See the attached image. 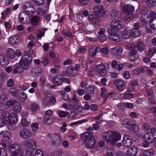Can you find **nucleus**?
<instances>
[{"instance_id":"1","label":"nucleus","mask_w":156,"mask_h":156,"mask_svg":"<svg viewBox=\"0 0 156 156\" xmlns=\"http://www.w3.org/2000/svg\"><path fill=\"white\" fill-rule=\"evenodd\" d=\"M81 138L84 140L85 145L87 148L96 149L98 146L96 141L91 132H85L81 135Z\"/></svg>"},{"instance_id":"2","label":"nucleus","mask_w":156,"mask_h":156,"mask_svg":"<svg viewBox=\"0 0 156 156\" xmlns=\"http://www.w3.org/2000/svg\"><path fill=\"white\" fill-rule=\"evenodd\" d=\"M134 10V7L131 5H125L123 6L122 11L126 14L124 19L126 21H129L133 19V13Z\"/></svg>"},{"instance_id":"3","label":"nucleus","mask_w":156,"mask_h":156,"mask_svg":"<svg viewBox=\"0 0 156 156\" xmlns=\"http://www.w3.org/2000/svg\"><path fill=\"white\" fill-rule=\"evenodd\" d=\"M124 27V26L121 22L118 19H115L111 23L110 26L108 28L107 30L112 33L118 32Z\"/></svg>"},{"instance_id":"4","label":"nucleus","mask_w":156,"mask_h":156,"mask_svg":"<svg viewBox=\"0 0 156 156\" xmlns=\"http://www.w3.org/2000/svg\"><path fill=\"white\" fill-rule=\"evenodd\" d=\"M24 54L20 60L19 63L24 70H27L29 68L32 59L31 57L28 54L27 52H25Z\"/></svg>"},{"instance_id":"5","label":"nucleus","mask_w":156,"mask_h":156,"mask_svg":"<svg viewBox=\"0 0 156 156\" xmlns=\"http://www.w3.org/2000/svg\"><path fill=\"white\" fill-rule=\"evenodd\" d=\"M122 124L124 127L131 131L136 132L139 129L138 125L135 124L129 119H125L123 120Z\"/></svg>"},{"instance_id":"6","label":"nucleus","mask_w":156,"mask_h":156,"mask_svg":"<svg viewBox=\"0 0 156 156\" xmlns=\"http://www.w3.org/2000/svg\"><path fill=\"white\" fill-rule=\"evenodd\" d=\"M107 31L108 34V38L114 42H120L122 41V38L120 35L117 34L116 32H112L109 30Z\"/></svg>"},{"instance_id":"7","label":"nucleus","mask_w":156,"mask_h":156,"mask_svg":"<svg viewBox=\"0 0 156 156\" xmlns=\"http://www.w3.org/2000/svg\"><path fill=\"white\" fill-rule=\"evenodd\" d=\"M19 134L22 138L25 139L30 138L32 136L31 131L27 128L21 129L20 131Z\"/></svg>"},{"instance_id":"8","label":"nucleus","mask_w":156,"mask_h":156,"mask_svg":"<svg viewBox=\"0 0 156 156\" xmlns=\"http://www.w3.org/2000/svg\"><path fill=\"white\" fill-rule=\"evenodd\" d=\"M132 136L129 134H125L124 136L122 141L123 146L126 147L130 146L132 144Z\"/></svg>"},{"instance_id":"9","label":"nucleus","mask_w":156,"mask_h":156,"mask_svg":"<svg viewBox=\"0 0 156 156\" xmlns=\"http://www.w3.org/2000/svg\"><path fill=\"white\" fill-rule=\"evenodd\" d=\"M95 70L100 76H104L107 73L106 67L103 64H101L97 66Z\"/></svg>"},{"instance_id":"10","label":"nucleus","mask_w":156,"mask_h":156,"mask_svg":"<svg viewBox=\"0 0 156 156\" xmlns=\"http://www.w3.org/2000/svg\"><path fill=\"white\" fill-rule=\"evenodd\" d=\"M51 144L53 145L58 146L61 143V140L59 135L57 134H54L51 136Z\"/></svg>"},{"instance_id":"11","label":"nucleus","mask_w":156,"mask_h":156,"mask_svg":"<svg viewBox=\"0 0 156 156\" xmlns=\"http://www.w3.org/2000/svg\"><path fill=\"white\" fill-rule=\"evenodd\" d=\"M23 145L26 147L33 150L36 149L37 147L35 141L31 139H28L25 141Z\"/></svg>"},{"instance_id":"12","label":"nucleus","mask_w":156,"mask_h":156,"mask_svg":"<svg viewBox=\"0 0 156 156\" xmlns=\"http://www.w3.org/2000/svg\"><path fill=\"white\" fill-rule=\"evenodd\" d=\"M25 12H21L19 15V18L20 22L23 23H27L30 21V18Z\"/></svg>"},{"instance_id":"13","label":"nucleus","mask_w":156,"mask_h":156,"mask_svg":"<svg viewBox=\"0 0 156 156\" xmlns=\"http://www.w3.org/2000/svg\"><path fill=\"white\" fill-rule=\"evenodd\" d=\"M9 148L13 150L12 154L10 156H17L21 150L20 146L19 144L16 143L13 144L10 146Z\"/></svg>"},{"instance_id":"14","label":"nucleus","mask_w":156,"mask_h":156,"mask_svg":"<svg viewBox=\"0 0 156 156\" xmlns=\"http://www.w3.org/2000/svg\"><path fill=\"white\" fill-rule=\"evenodd\" d=\"M114 84L117 86L118 90L120 92L122 91L126 87L125 83L121 80H115Z\"/></svg>"},{"instance_id":"15","label":"nucleus","mask_w":156,"mask_h":156,"mask_svg":"<svg viewBox=\"0 0 156 156\" xmlns=\"http://www.w3.org/2000/svg\"><path fill=\"white\" fill-rule=\"evenodd\" d=\"M7 96L6 94L5 93H2L0 96V103L2 104L0 106V110H4V109H6V106L3 105L7 101Z\"/></svg>"},{"instance_id":"16","label":"nucleus","mask_w":156,"mask_h":156,"mask_svg":"<svg viewBox=\"0 0 156 156\" xmlns=\"http://www.w3.org/2000/svg\"><path fill=\"white\" fill-rule=\"evenodd\" d=\"M88 19L89 22L94 25L98 24L100 21L99 17L94 14L90 15L88 16Z\"/></svg>"},{"instance_id":"17","label":"nucleus","mask_w":156,"mask_h":156,"mask_svg":"<svg viewBox=\"0 0 156 156\" xmlns=\"http://www.w3.org/2000/svg\"><path fill=\"white\" fill-rule=\"evenodd\" d=\"M94 12L98 16L102 17L105 13L103 7L101 5H98L93 8Z\"/></svg>"},{"instance_id":"18","label":"nucleus","mask_w":156,"mask_h":156,"mask_svg":"<svg viewBox=\"0 0 156 156\" xmlns=\"http://www.w3.org/2000/svg\"><path fill=\"white\" fill-rule=\"evenodd\" d=\"M13 73L14 74L19 73H22L24 70L23 67L17 63L14 65L12 67Z\"/></svg>"},{"instance_id":"19","label":"nucleus","mask_w":156,"mask_h":156,"mask_svg":"<svg viewBox=\"0 0 156 156\" xmlns=\"http://www.w3.org/2000/svg\"><path fill=\"white\" fill-rule=\"evenodd\" d=\"M138 151L137 147L135 146H132L128 149V150H127L126 154L127 155H132L135 156L137 153Z\"/></svg>"},{"instance_id":"20","label":"nucleus","mask_w":156,"mask_h":156,"mask_svg":"<svg viewBox=\"0 0 156 156\" xmlns=\"http://www.w3.org/2000/svg\"><path fill=\"white\" fill-rule=\"evenodd\" d=\"M148 70V68L146 66H143L138 68L134 70L133 72V75H138L139 74L146 72Z\"/></svg>"},{"instance_id":"21","label":"nucleus","mask_w":156,"mask_h":156,"mask_svg":"<svg viewBox=\"0 0 156 156\" xmlns=\"http://www.w3.org/2000/svg\"><path fill=\"white\" fill-rule=\"evenodd\" d=\"M112 144H114L116 142H117L120 139L121 135L119 133L115 132H112Z\"/></svg>"},{"instance_id":"22","label":"nucleus","mask_w":156,"mask_h":156,"mask_svg":"<svg viewBox=\"0 0 156 156\" xmlns=\"http://www.w3.org/2000/svg\"><path fill=\"white\" fill-rule=\"evenodd\" d=\"M112 132L109 131L106 132L103 136V139L107 142L110 141L112 143Z\"/></svg>"},{"instance_id":"23","label":"nucleus","mask_w":156,"mask_h":156,"mask_svg":"<svg viewBox=\"0 0 156 156\" xmlns=\"http://www.w3.org/2000/svg\"><path fill=\"white\" fill-rule=\"evenodd\" d=\"M3 146L5 147L7 145H9L12 143L11 138L8 136H5L4 135L2 140Z\"/></svg>"},{"instance_id":"24","label":"nucleus","mask_w":156,"mask_h":156,"mask_svg":"<svg viewBox=\"0 0 156 156\" xmlns=\"http://www.w3.org/2000/svg\"><path fill=\"white\" fill-rule=\"evenodd\" d=\"M16 97L18 99L20 100L22 102H23L25 101L27 97L26 94L24 92L20 91L18 92Z\"/></svg>"},{"instance_id":"25","label":"nucleus","mask_w":156,"mask_h":156,"mask_svg":"<svg viewBox=\"0 0 156 156\" xmlns=\"http://www.w3.org/2000/svg\"><path fill=\"white\" fill-rule=\"evenodd\" d=\"M122 52V49L121 47H115L113 48L112 54L114 55H119Z\"/></svg>"},{"instance_id":"26","label":"nucleus","mask_w":156,"mask_h":156,"mask_svg":"<svg viewBox=\"0 0 156 156\" xmlns=\"http://www.w3.org/2000/svg\"><path fill=\"white\" fill-rule=\"evenodd\" d=\"M153 135H152L151 133H147L145 134L143 137V140L148 142L150 143H152V140L153 141Z\"/></svg>"},{"instance_id":"27","label":"nucleus","mask_w":156,"mask_h":156,"mask_svg":"<svg viewBox=\"0 0 156 156\" xmlns=\"http://www.w3.org/2000/svg\"><path fill=\"white\" fill-rule=\"evenodd\" d=\"M9 63L8 60L4 55H0V65L2 66H7Z\"/></svg>"},{"instance_id":"28","label":"nucleus","mask_w":156,"mask_h":156,"mask_svg":"<svg viewBox=\"0 0 156 156\" xmlns=\"http://www.w3.org/2000/svg\"><path fill=\"white\" fill-rule=\"evenodd\" d=\"M7 55L9 58L13 59L15 56V51L12 48H8L7 50Z\"/></svg>"},{"instance_id":"29","label":"nucleus","mask_w":156,"mask_h":156,"mask_svg":"<svg viewBox=\"0 0 156 156\" xmlns=\"http://www.w3.org/2000/svg\"><path fill=\"white\" fill-rule=\"evenodd\" d=\"M9 121L12 123L13 124L16 123L18 121V116L17 115L14 113H12L10 114L9 118Z\"/></svg>"},{"instance_id":"30","label":"nucleus","mask_w":156,"mask_h":156,"mask_svg":"<svg viewBox=\"0 0 156 156\" xmlns=\"http://www.w3.org/2000/svg\"><path fill=\"white\" fill-rule=\"evenodd\" d=\"M122 34L123 38L125 39H128L131 36L130 31L126 29L122 31Z\"/></svg>"},{"instance_id":"31","label":"nucleus","mask_w":156,"mask_h":156,"mask_svg":"<svg viewBox=\"0 0 156 156\" xmlns=\"http://www.w3.org/2000/svg\"><path fill=\"white\" fill-rule=\"evenodd\" d=\"M140 19L142 22L144 23H146L148 22H149L150 17L149 15L147 14H144L142 15L140 17Z\"/></svg>"},{"instance_id":"32","label":"nucleus","mask_w":156,"mask_h":156,"mask_svg":"<svg viewBox=\"0 0 156 156\" xmlns=\"http://www.w3.org/2000/svg\"><path fill=\"white\" fill-rule=\"evenodd\" d=\"M154 152L153 149L147 150L144 152L143 156H154Z\"/></svg>"},{"instance_id":"33","label":"nucleus","mask_w":156,"mask_h":156,"mask_svg":"<svg viewBox=\"0 0 156 156\" xmlns=\"http://www.w3.org/2000/svg\"><path fill=\"white\" fill-rule=\"evenodd\" d=\"M18 37L17 35L11 36L9 39V43L13 45L16 44L18 41Z\"/></svg>"},{"instance_id":"34","label":"nucleus","mask_w":156,"mask_h":156,"mask_svg":"<svg viewBox=\"0 0 156 156\" xmlns=\"http://www.w3.org/2000/svg\"><path fill=\"white\" fill-rule=\"evenodd\" d=\"M74 67L72 66L68 67L67 68L69 76L70 77H73L76 76V73L74 72Z\"/></svg>"},{"instance_id":"35","label":"nucleus","mask_w":156,"mask_h":156,"mask_svg":"<svg viewBox=\"0 0 156 156\" xmlns=\"http://www.w3.org/2000/svg\"><path fill=\"white\" fill-rule=\"evenodd\" d=\"M39 20L40 18L39 17L34 16L31 18V20H30V23L32 25L36 26L37 25Z\"/></svg>"},{"instance_id":"36","label":"nucleus","mask_w":156,"mask_h":156,"mask_svg":"<svg viewBox=\"0 0 156 156\" xmlns=\"http://www.w3.org/2000/svg\"><path fill=\"white\" fill-rule=\"evenodd\" d=\"M22 109V106L20 103L18 101L13 107V110L17 112H20Z\"/></svg>"},{"instance_id":"37","label":"nucleus","mask_w":156,"mask_h":156,"mask_svg":"<svg viewBox=\"0 0 156 156\" xmlns=\"http://www.w3.org/2000/svg\"><path fill=\"white\" fill-rule=\"evenodd\" d=\"M53 83L56 85H61L63 83L62 80H61L58 76H55L53 79Z\"/></svg>"},{"instance_id":"38","label":"nucleus","mask_w":156,"mask_h":156,"mask_svg":"<svg viewBox=\"0 0 156 156\" xmlns=\"http://www.w3.org/2000/svg\"><path fill=\"white\" fill-rule=\"evenodd\" d=\"M131 36L134 37H139L140 33L138 30L133 29L130 30Z\"/></svg>"},{"instance_id":"39","label":"nucleus","mask_w":156,"mask_h":156,"mask_svg":"<svg viewBox=\"0 0 156 156\" xmlns=\"http://www.w3.org/2000/svg\"><path fill=\"white\" fill-rule=\"evenodd\" d=\"M9 91L12 95L14 97H16L18 94V92L20 91L19 90L16 89V88L13 87L9 88Z\"/></svg>"},{"instance_id":"40","label":"nucleus","mask_w":156,"mask_h":156,"mask_svg":"<svg viewBox=\"0 0 156 156\" xmlns=\"http://www.w3.org/2000/svg\"><path fill=\"white\" fill-rule=\"evenodd\" d=\"M33 72L35 74V76L37 77L41 75L42 71L41 68L36 67L34 69Z\"/></svg>"},{"instance_id":"41","label":"nucleus","mask_w":156,"mask_h":156,"mask_svg":"<svg viewBox=\"0 0 156 156\" xmlns=\"http://www.w3.org/2000/svg\"><path fill=\"white\" fill-rule=\"evenodd\" d=\"M10 114L8 111H3L2 113V115L1 117L5 119L8 122L9 121V118Z\"/></svg>"},{"instance_id":"42","label":"nucleus","mask_w":156,"mask_h":156,"mask_svg":"<svg viewBox=\"0 0 156 156\" xmlns=\"http://www.w3.org/2000/svg\"><path fill=\"white\" fill-rule=\"evenodd\" d=\"M62 35L65 36H68L71 38L73 37V35L70 31L68 29H64L62 31Z\"/></svg>"},{"instance_id":"43","label":"nucleus","mask_w":156,"mask_h":156,"mask_svg":"<svg viewBox=\"0 0 156 156\" xmlns=\"http://www.w3.org/2000/svg\"><path fill=\"white\" fill-rule=\"evenodd\" d=\"M146 4L148 6L152 7L156 4V0H145Z\"/></svg>"},{"instance_id":"44","label":"nucleus","mask_w":156,"mask_h":156,"mask_svg":"<svg viewBox=\"0 0 156 156\" xmlns=\"http://www.w3.org/2000/svg\"><path fill=\"white\" fill-rule=\"evenodd\" d=\"M156 51V48L154 47H151L149 51L148 56L151 58Z\"/></svg>"},{"instance_id":"45","label":"nucleus","mask_w":156,"mask_h":156,"mask_svg":"<svg viewBox=\"0 0 156 156\" xmlns=\"http://www.w3.org/2000/svg\"><path fill=\"white\" fill-rule=\"evenodd\" d=\"M44 122L47 125L51 124L53 122L52 119L50 118V117L47 116H44Z\"/></svg>"},{"instance_id":"46","label":"nucleus","mask_w":156,"mask_h":156,"mask_svg":"<svg viewBox=\"0 0 156 156\" xmlns=\"http://www.w3.org/2000/svg\"><path fill=\"white\" fill-rule=\"evenodd\" d=\"M137 48L139 51H143L145 49V46L143 42H139L137 44Z\"/></svg>"},{"instance_id":"47","label":"nucleus","mask_w":156,"mask_h":156,"mask_svg":"<svg viewBox=\"0 0 156 156\" xmlns=\"http://www.w3.org/2000/svg\"><path fill=\"white\" fill-rule=\"evenodd\" d=\"M96 89V87L94 86H91L87 88L88 93L90 94V95L92 96L94 94V91Z\"/></svg>"},{"instance_id":"48","label":"nucleus","mask_w":156,"mask_h":156,"mask_svg":"<svg viewBox=\"0 0 156 156\" xmlns=\"http://www.w3.org/2000/svg\"><path fill=\"white\" fill-rule=\"evenodd\" d=\"M119 12L116 9H113L111 12L110 14L112 17H118Z\"/></svg>"},{"instance_id":"49","label":"nucleus","mask_w":156,"mask_h":156,"mask_svg":"<svg viewBox=\"0 0 156 156\" xmlns=\"http://www.w3.org/2000/svg\"><path fill=\"white\" fill-rule=\"evenodd\" d=\"M30 108L31 111L33 112H34L37 111L38 110V106L36 103H34L31 105Z\"/></svg>"},{"instance_id":"50","label":"nucleus","mask_w":156,"mask_h":156,"mask_svg":"<svg viewBox=\"0 0 156 156\" xmlns=\"http://www.w3.org/2000/svg\"><path fill=\"white\" fill-rule=\"evenodd\" d=\"M18 101L16 100H10L9 101L6 102V104L8 107L14 106L15 105L16 103Z\"/></svg>"},{"instance_id":"51","label":"nucleus","mask_w":156,"mask_h":156,"mask_svg":"<svg viewBox=\"0 0 156 156\" xmlns=\"http://www.w3.org/2000/svg\"><path fill=\"white\" fill-rule=\"evenodd\" d=\"M29 122L25 119H23L21 120V125L23 127H26L29 125Z\"/></svg>"},{"instance_id":"52","label":"nucleus","mask_w":156,"mask_h":156,"mask_svg":"<svg viewBox=\"0 0 156 156\" xmlns=\"http://www.w3.org/2000/svg\"><path fill=\"white\" fill-rule=\"evenodd\" d=\"M38 125L37 123H33L31 125L32 129L33 132H36L38 129Z\"/></svg>"},{"instance_id":"53","label":"nucleus","mask_w":156,"mask_h":156,"mask_svg":"<svg viewBox=\"0 0 156 156\" xmlns=\"http://www.w3.org/2000/svg\"><path fill=\"white\" fill-rule=\"evenodd\" d=\"M133 94L131 93L130 92H126L124 95L123 98L124 99L131 98H133Z\"/></svg>"},{"instance_id":"54","label":"nucleus","mask_w":156,"mask_h":156,"mask_svg":"<svg viewBox=\"0 0 156 156\" xmlns=\"http://www.w3.org/2000/svg\"><path fill=\"white\" fill-rule=\"evenodd\" d=\"M97 48H95L94 49L93 48L89 49V54L92 56H94L97 53Z\"/></svg>"},{"instance_id":"55","label":"nucleus","mask_w":156,"mask_h":156,"mask_svg":"<svg viewBox=\"0 0 156 156\" xmlns=\"http://www.w3.org/2000/svg\"><path fill=\"white\" fill-rule=\"evenodd\" d=\"M67 117L72 118L75 116L76 113L74 110H71L70 112V113L68 112H67Z\"/></svg>"},{"instance_id":"56","label":"nucleus","mask_w":156,"mask_h":156,"mask_svg":"<svg viewBox=\"0 0 156 156\" xmlns=\"http://www.w3.org/2000/svg\"><path fill=\"white\" fill-rule=\"evenodd\" d=\"M45 0H34L35 4L37 6H40L44 3Z\"/></svg>"},{"instance_id":"57","label":"nucleus","mask_w":156,"mask_h":156,"mask_svg":"<svg viewBox=\"0 0 156 156\" xmlns=\"http://www.w3.org/2000/svg\"><path fill=\"white\" fill-rule=\"evenodd\" d=\"M101 51L105 55H107L109 53V49L107 47H104L100 49Z\"/></svg>"},{"instance_id":"58","label":"nucleus","mask_w":156,"mask_h":156,"mask_svg":"<svg viewBox=\"0 0 156 156\" xmlns=\"http://www.w3.org/2000/svg\"><path fill=\"white\" fill-rule=\"evenodd\" d=\"M44 153L43 151L40 149L37 150L34 156H44Z\"/></svg>"},{"instance_id":"59","label":"nucleus","mask_w":156,"mask_h":156,"mask_svg":"<svg viewBox=\"0 0 156 156\" xmlns=\"http://www.w3.org/2000/svg\"><path fill=\"white\" fill-rule=\"evenodd\" d=\"M8 122L7 121L2 117H0V127L3 126L5 123Z\"/></svg>"},{"instance_id":"60","label":"nucleus","mask_w":156,"mask_h":156,"mask_svg":"<svg viewBox=\"0 0 156 156\" xmlns=\"http://www.w3.org/2000/svg\"><path fill=\"white\" fill-rule=\"evenodd\" d=\"M98 37L100 41L101 42H103L105 41L106 38V37L105 35V34H101L100 35H98Z\"/></svg>"},{"instance_id":"61","label":"nucleus","mask_w":156,"mask_h":156,"mask_svg":"<svg viewBox=\"0 0 156 156\" xmlns=\"http://www.w3.org/2000/svg\"><path fill=\"white\" fill-rule=\"evenodd\" d=\"M29 85L27 83H24L23 86L21 87H20V89L22 90H26L28 88H29Z\"/></svg>"},{"instance_id":"62","label":"nucleus","mask_w":156,"mask_h":156,"mask_svg":"<svg viewBox=\"0 0 156 156\" xmlns=\"http://www.w3.org/2000/svg\"><path fill=\"white\" fill-rule=\"evenodd\" d=\"M79 3L83 5H86L89 2L90 0H78Z\"/></svg>"},{"instance_id":"63","label":"nucleus","mask_w":156,"mask_h":156,"mask_svg":"<svg viewBox=\"0 0 156 156\" xmlns=\"http://www.w3.org/2000/svg\"><path fill=\"white\" fill-rule=\"evenodd\" d=\"M67 112L63 111H61L58 113V115L61 118H63L67 116Z\"/></svg>"},{"instance_id":"64","label":"nucleus","mask_w":156,"mask_h":156,"mask_svg":"<svg viewBox=\"0 0 156 156\" xmlns=\"http://www.w3.org/2000/svg\"><path fill=\"white\" fill-rule=\"evenodd\" d=\"M143 128L144 131H148L150 128V126L148 123H146L143 125Z\"/></svg>"}]
</instances>
